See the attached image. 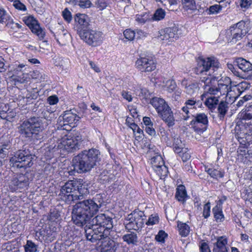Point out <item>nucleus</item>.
Here are the masks:
<instances>
[{"label":"nucleus","mask_w":252,"mask_h":252,"mask_svg":"<svg viewBox=\"0 0 252 252\" xmlns=\"http://www.w3.org/2000/svg\"><path fill=\"white\" fill-rule=\"evenodd\" d=\"M220 67L218 60L214 57L200 59L197 64L196 72L202 74L200 81L204 83L205 93L202 95L204 96L207 94L217 95V96L208 97L205 101V105L210 109H214L219 102V98L221 95L228 96L230 87L226 84L219 82L217 86H213V81H215L218 74V70Z\"/></svg>","instance_id":"1"},{"label":"nucleus","mask_w":252,"mask_h":252,"mask_svg":"<svg viewBox=\"0 0 252 252\" xmlns=\"http://www.w3.org/2000/svg\"><path fill=\"white\" fill-rule=\"evenodd\" d=\"M103 199L100 194H96L93 199H86L76 203L72 212V220L78 226H83L98 211Z\"/></svg>","instance_id":"2"},{"label":"nucleus","mask_w":252,"mask_h":252,"mask_svg":"<svg viewBox=\"0 0 252 252\" xmlns=\"http://www.w3.org/2000/svg\"><path fill=\"white\" fill-rule=\"evenodd\" d=\"M100 159V153L97 149L91 148L84 150L72 159L73 170L68 171V173L72 175L74 171L78 173L90 171Z\"/></svg>","instance_id":"3"},{"label":"nucleus","mask_w":252,"mask_h":252,"mask_svg":"<svg viewBox=\"0 0 252 252\" xmlns=\"http://www.w3.org/2000/svg\"><path fill=\"white\" fill-rule=\"evenodd\" d=\"M46 120L42 118L32 117L22 122L19 127L20 134L24 137L39 140L46 128Z\"/></svg>","instance_id":"4"},{"label":"nucleus","mask_w":252,"mask_h":252,"mask_svg":"<svg viewBox=\"0 0 252 252\" xmlns=\"http://www.w3.org/2000/svg\"><path fill=\"white\" fill-rule=\"evenodd\" d=\"M82 181H69L66 182L61 188L59 196L62 200L67 204H70L72 202L82 199L83 194L85 193L82 190ZM85 192L87 189H84Z\"/></svg>","instance_id":"5"},{"label":"nucleus","mask_w":252,"mask_h":252,"mask_svg":"<svg viewBox=\"0 0 252 252\" xmlns=\"http://www.w3.org/2000/svg\"><path fill=\"white\" fill-rule=\"evenodd\" d=\"M81 137L79 135L71 136L64 135L59 139L57 144L53 147V150L55 151L60 150V152H73L79 149Z\"/></svg>","instance_id":"6"},{"label":"nucleus","mask_w":252,"mask_h":252,"mask_svg":"<svg viewBox=\"0 0 252 252\" xmlns=\"http://www.w3.org/2000/svg\"><path fill=\"white\" fill-rule=\"evenodd\" d=\"M86 225V227H88L85 229L86 238L92 242L107 238L110 234V230L95 224H91L90 221Z\"/></svg>","instance_id":"7"},{"label":"nucleus","mask_w":252,"mask_h":252,"mask_svg":"<svg viewBox=\"0 0 252 252\" xmlns=\"http://www.w3.org/2000/svg\"><path fill=\"white\" fill-rule=\"evenodd\" d=\"M78 34L82 40L88 45L96 47L100 45L104 40L102 32L96 30H78Z\"/></svg>","instance_id":"8"},{"label":"nucleus","mask_w":252,"mask_h":252,"mask_svg":"<svg viewBox=\"0 0 252 252\" xmlns=\"http://www.w3.org/2000/svg\"><path fill=\"white\" fill-rule=\"evenodd\" d=\"M145 219L143 212L134 211L127 216L125 221V227L129 230H139L143 226Z\"/></svg>","instance_id":"9"},{"label":"nucleus","mask_w":252,"mask_h":252,"mask_svg":"<svg viewBox=\"0 0 252 252\" xmlns=\"http://www.w3.org/2000/svg\"><path fill=\"white\" fill-rule=\"evenodd\" d=\"M33 156L28 151H18L10 159V165L17 168H27L32 165Z\"/></svg>","instance_id":"10"},{"label":"nucleus","mask_w":252,"mask_h":252,"mask_svg":"<svg viewBox=\"0 0 252 252\" xmlns=\"http://www.w3.org/2000/svg\"><path fill=\"white\" fill-rule=\"evenodd\" d=\"M248 25L246 22L241 21L230 28L227 34L231 36V42L235 43L245 36L249 32Z\"/></svg>","instance_id":"11"},{"label":"nucleus","mask_w":252,"mask_h":252,"mask_svg":"<svg viewBox=\"0 0 252 252\" xmlns=\"http://www.w3.org/2000/svg\"><path fill=\"white\" fill-rule=\"evenodd\" d=\"M191 127L198 133L205 131L208 126L207 115L204 113L196 114L190 122Z\"/></svg>","instance_id":"12"},{"label":"nucleus","mask_w":252,"mask_h":252,"mask_svg":"<svg viewBox=\"0 0 252 252\" xmlns=\"http://www.w3.org/2000/svg\"><path fill=\"white\" fill-rule=\"evenodd\" d=\"M150 163L153 170L160 178L167 176L168 169L160 155H157L152 157L150 159Z\"/></svg>","instance_id":"13"},{"label":"nucleus","mask_w":252,"mask_h":252,"mask_svg":"<svg viewBox=\"0 0 252 252\" xmlns=\"http://www.w3.org/2000/svg\"><path fill=\"white\" fill-rule=\"evenodd\" d=\"M135 66L141 72H151L156 69V63L152 57H140L135 62Z\"/></svg>","instance_id":"14"},{"label":"nucleus","mask_w":252,"mask_h":252,"mask_svg":"<svg viewBox=\"0 0 252 252\" xmlns=\"http://www.w3.org/2000/svg\"><path fill=\"white\" fill-rule=\"evenodd\" d=\"M79 119L80 117L76 114L70 111H66L62 116L59 118V124L63 129H67L66 126L74 127Z\"/></svg>","instance_id":"15"},{"label":"nucleus","mask_w":252,"mask_h":252,"mask_svg":"<svg viewBox=\"0 0 252 252\" xmlns=\"http://www.w3.org/2000/svg\"><path fill=\"white\" fill-rule=\"evenodd\" d=\"M6 75L7 83L12 86L27 83L30 80L27 73H23L21 75H19L13 73L12 70H8Z\"/></svg>","instance_id":"16"},{"label":"nucleus","mask_w":252,"mask_h":252,"mask_svg":"<svg viewBox=\"0 0 252 252\" xmlns=\"http://www.w3.org/2000/svg\"><path fill=\"white\" fill-rule=\"evenodd\" d=\"M29 184V179L24 175H19L13 177L9 183V188L12 191L27 188Z\"/></svg>","instance_id":"17"},{"label":"nucleus","mask_w":252,"mask_h":252,"mask_svg":"<svg viewBox=\"0 0 252 252\" xmlns=\"http://www.w3.org/2000/svg\"><path fill=\"white\" fill-rule=\"evenodd\" d=\"M91 224H95L105 227V228L110 230L113 227L112 220L109 216L104 214H100L97 215L92 220H90Z\"/></svg>","instance_id":"18"},{"label":"nucleus","mask_w":252,"mask_h":252,"mask_svg":"<svg viewBox=\"0 0 252 252\" xmlns=\"http://www.w3.org/2000/svg\"><path fill=\"white\" fill-rule=\"evenodd\" d=\"M245 126L246 132L238 134V139L240 144L247 146L252 144V124L245 123Z\"/></svg>","instance_id":"19"},{"label":"nucleus","mask_w":252,"mask_h":252,"mask_svg":"<svg viewBox=\"0 0 252 252\" xmlns=\"http://www.w3.org/2000/svg\"><path fill=\"white\" fill-rule=\"evenodd\" d=\"M178 37L176 28H167L161 30L158 32V38L160 41H173Z\"/></svg>","instance_id":"20"},{"label":"nucleus","mask_w":252,"mask_h":252,"mask_svg":"<svg viewBox=\"0 0 252 252\" xmlns=\"http://www.w3.org/2000/svg\"><path fill=\"white\" fill-rule=\"evenodd\" d=\"M74 21L78 33V30H85L84 29L89 25V17L85 14L77 13L74 17Z\"/></svg>","instance_id":"21"},{"label":"nucleus","mask_w":252,"mask_h":252,"mask_svg":"<svg viewBox=\"0 0 252 252\" xmlns=\"http://www.w3.org/2000/svg\"><path fill=\"white\" fill-rule=\"evenodd\" d=\"M196 100L194 98L189 99L185 101V105L182 108V111L186 114L184 119L187 120L190 116H193L194 109L196 108Z\"/></svg>","instance_id":"22"},{"label":"nucleus","mask_w":252,"mask_h":252,"mask_svg":"<svg viewBox=\"0 0 252 252\" xmlns=\"http://www.w3.org/2000/svg\"><path fill=\"white\" fill-rule=\"evenodd\" d=\"M179 82L185 88L186 92L189 95L193 94L199 90L198 85L197 83L191 82L186 78H184L182 80H178V83H179Z\"/></svg>","instance_id":"23"},{"label":"nucleus","mask_w":252,"mask_h":252,"mask_svg":"<svg viewBox=\"0 0 252 252\" xmlns=\"http://www.w3.org/2000/svg\"><path fill=\"white\" fill-rule=\"evenodd\" d=\"M150 103L156 110L158 114L169 107L164 99L158 97L153 98L151 100Z\"/></svg>","instance_id":"24"},{"label":"nucleus","mask_w":252,"mask_h":252,"mask_svg":"<svg viewBox=\"0 0 252 252\" xmlns=\"http://www.w3.org/2000/svg\"><path fill=\"white\" fill-rule=\"evenodd\" d=\"M227 240L223 236L218 237L217 241L214 244L213 252H228V247L227 246Z\"/></svg>","instance_id":"25"},{"label":"nucleus","mask_w":252,"mask_h":252,"mask_svg":"<svg viewBox=\"0 0 252 252\" xmlns=\"http://www.w3.org/2000/svg\"><path fill=\"white\" fill-rule=\"evenodd\" d=\"M158 115L167 124L168 126H173L175 124V118L173 116V113L170 107L164 110Z\"/></svg>","instance_id":"26"},{"label":"nucleus","mask_w":252,"mask_h":252,"mask_svg":"<svg viewBox=\"0 0 252 252\" xmlns=\"http://www.w3.org/2000/svg\"><path fill=\"white\" fill-rule=\"evenodd\" d=\"M101 245V252H115L116 251V242L112 240H110L109 238L104 241H102Z\"/></svg>","instance_id":"27"},{"label":"nucleus","mask_w":252,"mask_h":252,"mask_svg":"<svg viewBox=\"0 0 252 252\" xmlns=\"http://www.w3.org/2000/svg\"><path fill=\"white\" fill-rule=\"evenodd\" d=\"M236 63L238 67L245 72H248L252 70V63L244 58L237 59Z\"/></svg>","instance_id":"28"},{"label":"nucleus","mask_w":252,"mask_h":252,"mask_svg":"<svg viewBox=\"0 0 252 252\" xmlns=\"http://www.w3.org/2000/svg\"><path fill=\"white\" fill-rule=\"evenodd\" d=\"M17 112L15 109L8 108L6 111L2 110L0 112V117L1 119L7 121L11 122L16 116Z\"/></svg>","instance_id":"29"},{"label":"nucleus","mask_w":252,"mask_h":252,"mask_svg":"<svg viewBox=\"0 0 252 252\" xmlns=\"http://www.w3.org/2000/svg\"><path fill=\"white\" fill-rule=\"evenodd\" d=\"M187 197L185 187L183 185H179L176 189L175 194L176 198L180 202H184Z\"/></svg>","instance_id":"30"},{"label":"nucleus","mask_w":252,"mask_h":252,"mask_svg":"<svg viewBox=\"0 0 252 252\" xmlns=\"http://www.w3.org/2000/svg\"><path fill=\"white\" fill-rule=\"evenodd\" d=\"M69 3L83 9L90 8L93 5L90 0H69Z\"/></svg>","instance_id":"31"},{"label":"nucleus","mask_w":252,"mask_h":252,"mask_svg":"<svg viewBox=\"0 0 252 252\" xmlns=\"http://www.w3.org/2000/svg\"><path fill=\"white\" fill-rule=\"evenodd\" d=\"M122 239L123 241L126 242L128 245H135L138 242V237L134 232H130L125 234Z\"/></svg>","instance_id":"32"},{"label":"nucleus","mask_w":252,"mask_h":252,"mask_svg":"<svg viewBox=\"0 0 252 252\" xmlns=\"http://www.w3.org/2000/svg\"><path fill=\"white\" fill-rule=\"evenodd\" d=\"M1 252H20L17 243L8 242L2 246Z\"/></svg>","instance_id":"33"},{"label":"nucleus","mask_w":252,"mask_h":252,"mask_svg":"<svg viewBox=\"0 0 252 252\" xmlns=\"http://www.w3.org/2000/svg\"><path fill=\"white\" fill-rule=\"evenodd\" d=\"M213 213L217 221L221 222L223 221L224 217L222 214L221 206L217 205L213 208Z\"/></svg>","instance_id":"34"},{"label":"nucleus","mask_w":252,"mask_h":252,"mask_svg":"<svg viewBox=\"0 0 252 252\" xmlns=\"http://www.w3.org/2000/svg\"><path fill=\"white\" fill-rule=\"evenodd\" d=\"M133 90L136 95L144 98H147L150 95V93L147 89L139 85L134 87Z\"/></svg>","instance_id":"35"},{"label":"nucleus","mask_w":252,"mask_h":252,"mask_svg":"<svg viewBox=\"0 0 252 252\" xmlns=\"http://www.w3.org/2000/svg\"><path fill=\"white\" fill-rule=\"evenodd\" d=\"M205 171L212 178L217 179L223 177V173L220 170L211 168L208 166H205Z\"/></svg>","instance_id":"36"},{"label":"nucleus","mask_w":252,"mask_h":252,"mask_svg":"<svg viewBox=\"0 0 252 252\" xmlns=\"http://www.w3.org/2000/svg\"><path fill=\"white\" fill-rule=\"evenodd\" d=\"M173 147L175 153H181L182 150L184 149V144L182 143L181 139L177 136L173 137Z\"/></svg>","instance_id":"37"},{"label":"nucleus","mask_w":252,"mask_h":252,"mask_svg":"<svg viewBox=\"0 0 252 252\" xmlns=\"http://www.w3.org/2000/svg\"><path fill=\"white\" fill-rule=\"evenodd\" d=\"M12 19L9 14L3 8L0 7V23H11Z\"/></svg>","instance_id":"38"},{"label":"nucleus","mask_w":252,"mask_h":252,"mask_svg":"<svg viewBox=\"0 0 252 252\" xmlns=\"http://www.w3.org/2000/svg\"><path fill=\"white\" fill-rule=\"evenodd\" d=\"M179 234L183 237L187 236L189 233V227L185 223L179 222L178 223Z\"/></svg>","instance_id":"39"},{"label":"nucleus","mask_w":252,"mask_h":252,"mask_svg":"<svg viewBox=\"0 0 252 252\" xmlns=\"http://www.w3.org/2000/svg\"><path fill=\"white\" fill-rule=\"evenodd\" d=\"M24 248L25 252H36L38 246L32 240H27Z\"/></svg>","instance_id":"40"},{"label":"nucleus","mask_w":252,"mask_h":252,"mask_svg":"<svg viewBox=\"0 0 252 252\" xmlns=\"http://www.w3.org/2000/svg\"><path fill=\"white\" fill-rule=\"evenodd\" d=\"M32 32L35 34L40 40H43L45 36V30L42 28L39 24L31 30Z\"/></svg>","instance_id":"41"},{"label":"nucleus","mask_w":252,"mask_h":252,"mask_svg":"<svg viewBox=\"0 0 252 252\" xmlns=\"http://www.w3.org/2000/svg\"><path fill=\"white\" fill-rule=\"evenodd\" d=\"M165 16V11L162 8H158L155 12L152 19L153 21H160L164 18Z\"/></svg>","instance_id":"42"},{"label":"nucleus","mask_w":252,"mask_h":252,"mask_svg":"<svg viewBox=\"0 0 252 252\" xmlns=\"http://www.w3.org/2000/svg\"><path fill=\"white\" fill-rule=\"evenodd\" d=\"M27 64L23 63H16L13 65V69L12 70L13 73L19 74L20 72H23L26 69Z\"/></svg>","instance_id":"43"},{"label":"nucleus","mask_w":252,"mask_h":252,"mask_svg":"<svg viewBox=\"0 0 252 252\" xmlns=\"http://www.w3.org/2000/svg\"><path fill=\"white\" fill-rule=\"evenodd\" d=\"M228 103L225 101H221L219 105L218 110L220 117H223L228 110Z\"/></svg>","instance_id":"44"},{"label":"nucleus","mask_w":252,"mask_h":252,"mask_svg":"<svg viewBox=\"0 0 252 252\" xmlns=\"http://www.w3.org/2000/svg\"><path fill=\"white\" fill-rule=\"evenodd\" d=\"M159 220V217L157 214H152L149 216L148 220L145 222V224L149 227L158 224Z\"/></svg>","instance_id":"45"},{"label":"nucleus","mask_w":252,"mask_h":252,"mask_svg":"<svg viewBox=\"0 0 252 252\" xmlns=\"http://www.w3.org/2000/svg\"><path fill=\"white\" fill-rule=\"evenodd\" d=\"M238 117L243 124V121H249L252 119V112L249 110L242 111L238 114Z\"/></svg>","instance_id":"46"},{"label":"nucleus","mask_w":252,"mask_h":252,"mask_svg":"<svg viewBox=\"0 0 252 252\" xmlns=\"http://www.w3.org/2000/svg\"><path fill=\"white\" fill-rule=\"evenodd\" d=\"M150 16L147 13H143L140 14H137L135 17V20L139 24H144L148 20H150Z\"/></svg>","instance_id":"47"},{"label":"nucleus","mask_w":252,"mask_h":252,"mask_svg":"<svg viewBox=\"0 0 252 252\" xmlns=\"http://www.w3.org/2000/svg\"><path fill=\"white\" fill-rule=\"evenodd\" d=\"M32 79H36L38 81L42 82L47 78V76L42 72L36 70L33 71L31 74Z\"/></svg>","instance_id":"48"},{"label":"nucleus","mask_w":252,"mask_h":252,"mask_svg":"<svg viewBox=\"0 0 252 252\" xmlns=\"http://www.w3.org/2000/svg\"><path fill=\"white\" fill-rule=\"evenodd\" d=\"M157 2H160L166 6L169 10H173V6L177 4V1L176 0H155Z\"/></svg>","instance_id":"49"},{"label":"nucleus","mask_w":252,"mask_h":252,"mask_svg":"<svg viewBox=\"0 0 252 252\" xmlns=\"http://www.w3.org/2000/svg\"><path fill=\"white\" fill-rule=\"evenodd\" d=\"M25 23L31 30L39 24L38 21L32 16L28 17L25 20Z\"/></svg>","instance_id":"50"},{"label":"nucleus","mask_w":252,"mask_h":252,"mask_svg":"<svg viewBox=\"0 0 252 252\" xmlns=\"http://www.w3.org/2000/svg\"><path fill=\"white\" fill-rule=\"evenodd\" d=\"M182 2L184 6L189 9L194 10L196 9L194 0H182Z\"/></svg>","instance_id":"51"},{"label":"nucleus","mask_w":252,"mask_h":252,"mask_svg":"<svg viewBox=\"0 0 252 252\" xmlns=\"http://www.w3.org/2000/svg\"><path fill=\"white\" fill-rule=\"evenodd\" d=\"M124 35L128 40L132 41L136 36V33L130 29H126L124 32Z\"/></svg>","instance_id":"52"},{"label":"nucleus","mask_w":252,"mask_h":252,"mask_svg":"<svg viewBox=\"0 0 252 252\" xmlns=\"http://www.w3.org/2000/svg\"><path fill=\"white\" fill-rule=\"evenodd\" d=\"M165 85L167 86V90L169 93L173 92L177 88L176 83L174 80H167Z\"/></svg>","instance_id":"53"},{"label":"nucleus","mask_w":252,"mask_h":252,"mask_svg":"<svg viewBox=\"0 0 252 252\" xmlns=\"http://www.w3.org/2000/svg\"><path fill=\"white\" fill-rule=\"evenodd\" d=\"M181 157L184 162L187 161L190 158V154L189 153V151L187 148H185L182 150L181 153H177Z\"/></svg>","instance_id":"54"},{"label":"nucleus","mask_w":252,"mask_h":252,"mask_svg":"<svg viewBox=\"0 0 252 252\" xmlns=\"http://www.w3.org/2000/svg\"><path fill=\"white\" fill-rule=\"evenodd\" d=\"M62 16L64 20L69 23L72 20V14L68 8H65L62 12Z\"/></svg>","instance_id":"55"},{"label":"nucleus","mask_w":252,"mask_h":252,"mask_svg":"<svg viewBox=\"0 0 252 252\" xmlns=\"http://www.w3.org/2000/svg\"><path fill=\"white\" fill-rule=\"evenodd\" d=\"M10 145L9 143L3 144L0 147V158H3L7 155V151L10 148Z\"/></svg>","instance_id":"56"},{"label":"nucleus","mask_w":252,"mask_h":252,"mask_svg":"<svg viewBox=\"0 0 252 252\" xmlns=\"http://www.w3.org/2000/svg\"><path fill=\"white\" fill-rule=\"evenodd\" d=\"M167 236V234L163 230H160L158 234L156 236V240L159 242L164 243L165 238Z\"/></svg>","instance_id":"57"},{"label":"nucleus","mask_w":252,"mask_h":252,"mask_svg":"<svg viewBox=\"0 0 252 252\" xmlns=\"http://www.w3.org/2000/svg\"><path fill=\"white\" fill-rule=\"evenodd\" d=\"M222 9V7L219 4H215L209 7V14H215L219 13Z\"/></svg>","instance_id":"58"},{"label":"nucleus","mask_w":252,"mask_h":252,"mask_svg":"<svg viewBox=\"0 0 252 252\" xmlns=\"http://www.w3.org/2000/svg\"><path fill=\"white\" fill-rule=\"evenodd\" d=\"M13 6L18 10L25 11L27 10L26 6L20 0H16L13 3Z\"/></svg>","instance_id":"59"},{"label":"nucleus","mask_w":252,"mask_h":252,"mask_svg":"<svg viewBox=\"0 0 252 252\" xmlns=\"http://www.w3.org/2000/svg\"><path fill=\"white\" fill-rule=\"evenodd\" d=\"M210 209L211 206L209 202L207 203L204 205L203 211V216L207 219L210 215Z\"/></svg>","instance_id":"60"},{"label":"nucleus","mask_w":252,"mask_h":252,"mask_svg":"<svg viewBox=\"0 0 252 252\" xmlns=\"http://www.w3.org/2000/svg\"><path fill=\"white\" fill-rule=\"evenodd\" d=\"M252 98V96L251 94H246L244 95L242 99H240L237 104V106L238 107L241 106L243 105L244 102H247Z\"/></svg>","instance_id":"61"},{"label":"nucleus","mask_w":252,"mask_h":252,"mask_svg":"<svg viewBox=\"0 0 252 252\" xmlns=\"http://www.w3.org/2000/svg\"><path fill=\"white\" fill-rule=\"evenodd\" d=\"M200 252H211L208 244L206 242H202L199 246Z\"/></svg>","instance_id":"62"},{"label":"nucleus","mask_w":252,"mask_h":252,"mask_svg":"<svg viewBox=\"0 0 252 252\" xmlns=\"http://www.w3.org/2000/svg\"><path fill=\"white\" fill-rule=\"evenodd\" d=\"M59 101L58 97L55 95H51L48 97L47 102L50 105H55Z\"/></svg>","instance_id":"63"},{"label":"nucleus","mask_w":252,"mask_h":252,"mask_svg":"<svg viewBox=\"0 0 252 252\" xmlns=\"http://www.w3.org/2000/svg\"><path fill=\"white\" fill-rule=\"evenodd\" d=\"M136 35L137 38H143L147 36L148 33L143 31L137 29L136 31Z\"/></svg>","instance_id":"64"}]
</instances>
